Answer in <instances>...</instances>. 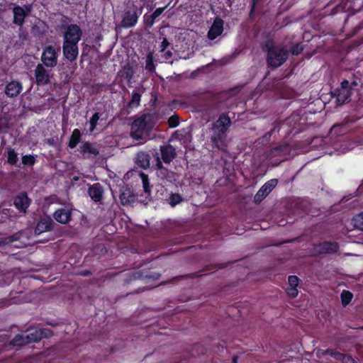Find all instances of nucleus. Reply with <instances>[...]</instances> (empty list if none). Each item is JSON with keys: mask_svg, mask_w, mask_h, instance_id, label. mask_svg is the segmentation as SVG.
<instances>
[{"mask_svg": "<svg viewBox=\"0 0 363 363\" xmlns=\"http://www.w3.org/2000/svg\"><path fill=\"white\" fill-rule=\"evenodd\" d=\"M152 128L150 116L145 115L133 122L130 135L135 140H145Z\"/></svg>", "mask_w": 363, "mask_h": 363, "instance_id": "obj_1", "label": "nucleus"}, {"mask_svg": "<svg viewBox=\"0 0 363 363\" xmlns=\"http://www.w3.org/2000/svg\"><path fill=\"white\" fill-rule=\"evenodd\" d=\"M288 57L287 50L284 48L275 47L269 50L267 62L272 67L281 66Z\"/></svg>", "mask_w": 363, "mask_h": 363, "instance_id": "obj_2", "label": "nucleus"}, {"mask_svg": "<svg viewBox=\"0 0 363 363\" xmlns=\"http://www.w3.org/2000/svg\"><path fill=\"white\" fill-rule=\"evenodd\" d=\"M210 143L213 150H224L228 144L225 133L211 129Z\"/></svg>", "mask_w": 363, "mask_h": 363, "instance_id": "obj_3", "label": "nucleus"}, {"mask_svg": "<svg viewBox=\"0 0 363 363\" xmlns=\"http://www.w3.org/2000/svg\"><path fill=\"white\" fill-rule=\"evenodd\" d=\"M138 6L133 3L124 12L122 16L121 26L125 28L134 26L138 22L139 14L138 13Z\"/></svg>", "mask_w": 363, "mask_h": 363, "instance_id": "obj_4", "label": "nucleus"}, {"mask_svg": "<svg viewBox=\"0 0 363 363\" xmlns=\"http://www.w3.org/2000/svg\"><path fill=\"white\" fill-rule=\"evenodd\" d=\"M57 57L58 54L56 49L52 46H48L43 50L42 53V65L47 67H54L57 65Z\"/></svg>", "mask_w": 363, "mask_h": 363, "instance_id": "obj_5", "label": "nucleus"}, {"mask_svg": "<svg viewBox=\"0 0 363 363\" xmlns=\"http://www.w3.org/2000/svg\"><path fill=\"white\" fill-rule=\"evenodd\" d=\"M82 30L76 24L69 26L64 34V43H78L81 39Z\"/></svg>", "mask_w": 363, "mask_h": 363, "instance_id": "obj_6", "label": "nucleus"}, {"mask_svg": "<svg viewBox=\"0 0 363 363\" xmlns=\"http://www.w3.org/2000/svg\"><path fill=\"white\" fill-rule=\"evenodd\" d=\"M51 70L47 69L42 64H38L35 69L36 83L38 85H46L50 82Z\"/></svg>", "mask_w": 363, "mask_h": 363, "instance_id": "obj_7", "label": "nucleus"}, {"mask_svg": "<svg viewBox=\"0 0 363 363\" xmlns=\"http://www.w3.org/2000/svg\"><path fill=\"white\" fill-rule=\"evenodd\" d=\"M277 179H273L266 182L257 192L254 199L256 203L261 202L277 185Z\"/></svg>", "mask_w": 363, "mask_h": 363, "instance_id": "obj_8", "label": "nucleus"}, {"mask_svg": "<svg viewBox=\"0 0 363 363\" xmlns=\"http://www.w3.org/2000/svg\"><path fill=\"white\" fill-rule=\"evenodd\" d=\"M351 95V87L347 80L341 83V87L337 91L336 102L338 106L347 101Z\"/></svg>", "mask_w": 363, "mask_h": 363, "instance_id": "obj_9", "label": "nucleus"}, {"mask_svg": "<svg viewBox=\"0 0 363 363\" xmlns=\"http://www.w3.org/2000/svg\"><path fill=\"white\" fill-rule=\"evenodd\" d=\"M157 176L160 177L161 179L167 180L169 182H172L177 180V174L168 170L167 169L164 168L162 165V162L160 160V158L157 157Z\"/></svg>", "mask_w": 363, "mask_h": 363, "instance_id": "obj_10", "label": "nucleus"}, {"mask_svg": "<svg viewBox=\"0 0 363 363\" xmlns=\"http://www.w3.org/2000/svg\"><path fill=\"white\" fill-rule=\"evenodd\" d=\"M63 53L68 60L72 62L76 60L78 55L77 43H63Z\"/></svg>", "mask_w": 363, "mask_h": 363, "instance_id": "obj_11", "label": "nucleus"}, {"mask_svg": "<svg viewBox=\"0 0 363 363\" xmlns=\"http://www.w3.org/2000/svg\"><path fill=\"white\" fill-rule=\"evenodd\" d=\"M223 31V21L220 18H216L208 33V37L211 40H214L219 36Z\"/></svg>", "mask_w": 363, "mask_h": 363, "instance_id": "obj_12", "label": "nucleus"}, {"mask_svg": "<svg viewBox=\"0 0 363 363\" xmlns=\"http://www.w3.org/2000/svg\"><path fill=\"white\" fill-rule=\"evenodd\" d=\"M29 337V342H38L43 337H47L49 336V331L47 329L36 328L31 329L26 333Z\"/></svg>", "mask_w": 363, "mask_h": 363, "instance_id": "obj_13", "label": "nucleus"}, {"mask_svg": "<svg viewBox=\"0 0 363 363\" xmlns=\"http://www.w3.org/2000/svg\"><path fill=\"white\" fill-rule=\"evenodd\" d=\"M230 124V118L228 116L223 114L213 124L211 130H218L219 131L226 133Z\"/></svg>", "mask_w": 363, "mask_h": 363, "instance_id": "obj_14", "label": "nucleus"}, {"mask_svg": "<svg viewBox=\"0 0 363 363\" xmlns=\"http://www.w3.org/2000/svg\"><path fill=\"white\" fill-rule=\"evenodd\" d=\"M22 89L23 86L21 82L13 81L6 86L5 93L9 97H14L21 93Z\"/></svg>", "mask_w": 363, "mask_h": 363, "instance_id": "obj_15", "label": "nucleus"}, {"mask_svg": "<svg viewBox=\"0 0 363 363\" xmlns=\"http://www.w3.org/2000/svg\"><path fill=\"white\" fill-rule=\"evenodd\" d=\"M80 152L84 155H87V157H91L96 156L99 150L96 144L86 142L80 146Z\"/></svg>", "mask_w": 363, "mask_h": 363, "instance_id": "obj_16", "label": "nucleus"}, {"mask_svg": "<svg viewBox=\"0 0 363 363\" xmlns=\"http://www.w3.org/2000/svg\"><path fill=\"white\" fill-rule=\"evenodd\" d=\"M162 158L166 163H169L174 158L176 155L175 149L170 145L162 146L160 147Z\"/></svg>", "mask_w": 363, "mask_h": 363, "instance_id": "obj_17", "label": "nucleus"}, {"mask_svg": "<svg viewBox=\"0 0 363 363\" xmlns=\"http://www.w3.org/2000/svg\"><path fill=\"white\" fill-rule=\"evenodd\" d=\"M53 216L58 223L66 224L71 219V211L67 209L60 208L54 213Z\"/></svg>", "mask_w": 363, "mask_h": 363, "instance_id": "obj_18", "label": "nucleus"}, {"mask_svg": "<svg viewBox=\"0 0 363 363\" xmlns=\"http://www.w3.org/2000/svg\"><path fill=\"white\" fill-rule=\"evenodd\" d=\"M14 205L19 211L25 213L30 205L29 199L26 194H21L15 198Z\"/></svg>", "mask_w": 363, "mask_h": 363, "instance_id": "obj_19", "label": "nucleus"}, {"mask_svg": "<svg viewBox=\"0 0 363 363\" xmlns=\"http://www.w3.org/2000/svg\"><path fill=\"white\" fill-rule=\"evenodd\" d=\"M13 23L21 26L26 18V10L19 6H16L13 9Z\"/></svg>", "mask_w": 363, "mask_h": 363, "instance_id": "obj_20", "label": "nucleus"}, {"mask_svg": "<svg viewBox=\"0 0 363 363\" xmlns=\"http://www.w3.org/2000/svg\"><path fill=\"white\" fill-rule=\"evenodd\" d=\"M338 250V245L336 242H324L318 245L316 251L318 253H333Z\"/></svg>", "mask_w": 363, "mask_h": 363, "instance_id": "obj_21", "label": "nucleus"}, {"mask_svg": "<svg viewBox=\"0 0 363 363\" xmlns=\"http://www.w3.org/2000/svg\"><path fill=\"white\" fill-rule=\"evenodd\" d=\"M313 354L317 358H319V359L323 358L325 354H330L332 357H333L335 359H340L342 358L341 353L336 352V351H333L332 350H322L320 349H315L313 352Z\"/></svg>", "mask_w": 363, "mask_h": 363, "instance_id": "obj_22", "label": "nucleus"}, {"mask_svg": "<svg viewBox=\"0 0 363 363\" xmlns=\"http://www.w3.org/2000/svg\"><path fill=\"white\" fill-rule=\"evenodd\" d=\"M89 194L95 201H99L102 198L103 190L99 184H95L89 187Z\"/></svg>", "mask_w": 363, "mask_h": 363, "instance_id": "obj_23", "label": "nucleus"}, {"mask_svg": "<svg viewBox=\"0 0 363 363\" xmlns=\"http://www.w3.org/2000/svg\"><path fill=\"white\" fill-rule=\"evenodd\" d=\"M137 164L143 169H147L150 167V156L147 153L145 152H139L137 155L136 158Z\"/></svg>", "mask_w": 363, "mask_h": 363, "instance_id": "obj_24", "label": "nucleus"}, {"mask_svg": "<svg viewBox=\"0 0 363 363\" xmlns=\"http://www.w3.org/2000/svg\"><path fill=\"white\" fill-rule=\"evenodd\" d=\"M28 343H30V342L26 334L16 335L11 341V344L14 346H22Z\"/></svg>", "mask_w": 363, "mask_h": 363, "instance_id": "obj_25", "label": "nucleus"}, {"mask_svg": "<svg viewBox=\"0 0 363 363\" xmlns=\"http://www.w3.org/2000/svg\"><path fill=\"white\" fill-rule=\"evenodd\" d=\"M50 229V223L47 220L42 219L40 220L35 229V234H40L43 232L48 231Z\"/></svg>", "mask_w": 363, "mask_h": 363, "instance_id": "obj_26", "label": "nucleus"}, {"mask_svg": "<svg viewBox=\"0 0 363 363\" xmlns=\"http://www.w3.org/2000/svg\"><path fill=\"white\" fill-rule=\"evenodd\" d=\"M81 138L80 131L78 129H74L72 132L69 146L71 148H74L79 143Z\"/></svg>", "mask_w": 363, "mask_h": 363, "instance_id": "obj_27", "label": "nucleus"}, {"mask_svg": "<svg viewBox=\"0 0 363 363\" xmlns=\"http://www.w3.org/2000/svg\"><path fill=\"white\" fill-rule=\"evenodd\" d=\"M182 201V198L179 194H172L168 199L169 205L172 207L179 203Z\"/></svg>", "mask_w": 363, "mask_h": 363, "instance_id": "obj_28", "label": "nucleus"}, {"mask_svg": "<svg viewBox=\"0 0 363 363\" xmlns=\"http://www.w3.org/2000/svg\"><path fill=\"white\" fill-rule=\"evenodd\" d=\"M352 222L355 228L363 230V213L354 217Z\"/></svg>", "mask_w": 363, "mask_h": 363, "instance_id": "obj_29", "label": "nucleus"}, {"mask_svg": "<svg viewBox=\"0 0 363 363\" xmlns=\"http://www.w3.org/2000/svg\"><path fill=\"white\" fill-rule=\"evenodd\" d=\"M352 294L348 291H343L341 294V299L342 305H347L352 298Z\"/></svg>", "mask_w": 363, "mask_h": 363, "instance_id": "obj_30", "label": "nucleus"}, {"mask_svg": "<svg viewBox=\"0 0 363 363\" xmlns=\"http://www.w3.org/2000/svg\"><path fill=\"white\" fill-rule=\"evenodd\" d=\"M8 162L11 164H15L18 162V156L16 152L12 149L8 150Z\"/></svg>", "mask_w": 363, "mask_h": 363, "instance_id": "obj_31", "label": "nucleus"}, {"mask_svg": "<svg viewBox=\"0 0 363 363\" xmlns=\"http://www.w3.org/2000/svg\"><path fill=\"white\" fill-rule=\"evenodd\" d=\"M99 120V114L98 113H94L89 120V131L91 133L94 130L98 121Z\"/></svg>", "mask_w": 363, "mask_h": 363, "instance_id": "obj_32", "label": "nucleus"}, {"mask_svg": "<svg viewBox=\"0 0 363 363\" xmlns=\"http://www.w3.org/2000/svg\"><path fill=\"white\" fill-rule=\"evenodd\" d=\"M141 96L140 94L137 91H133L132 94V99L130 102V106H138L140 101Z\"/></svg>", "mask_w": 363, "mask_h": 363, "instance_id": "obj_33", "label": "nucleus"}, {"mask_svg": "<svg viewBox=\"0 0 363 363\" xmlns=\"http://www.w3.org/2000/svg\"><path fill=\"white\" fill-rule=\"evenodd\" d=\"M35 162V157L31 155H24L22 157V163L25 165H33Z\"/></svg>", "mask_w": 363, "mask_h": 363, "instance_id": "obj_34", "label": "nucleus"}, {"mask_svg": "<svg viewBox=\"0 0 363 363\" xmlns=\"http://www.w3.org/2000/svg\"><path fill=\"white\" fill-rule=\"evenodd\" d=\"M145 68L149 71H152L154 69L153 57L151 54H149L147 56Z\"/></svg>", "mask_w": 363, "mask_h": 363, "instance_id": "obj_35", "label": "nucleus"}, {"mask_svg": "<svg viewBox=\"0 0 363 363\" xmlns=\"http://www.w3.org/2000/svg\"><path fill=\"white\" fill-rule=\"evenodd\" d=\"M140 177L143 181V188L145 192L149 191V182L147 175L144 173L140 174Z\"/></svg>", "mask_w": 363, "mask_h": 363, "instance_id": "obj_36", "label": "nucleus"}, {"mask_svg": "<svg viewBox=\"0 0 363 363\" xmlns=\"http://www.w3.org/2000/svg\"><path fill=\"white\" fill-rule=\"evenodd\" d=\"M288 280L289 286L297 287L299 279L296 276H289Z\"/></svg>", "mask_w": 363, "mask_h": 363, "instance_id": "obj_37", "label": "nucleus"}, {"mask_svg": "<svg viewBox=\"0 0 363 363\" xmlns=\"http://www.w3.org/2000/svg\"><path fill=\"white\" fill-rule=\"evenodd\" d=\"M298 289L296 287L289 286L287 289V294L289 296L294 298L298 295Z\"/></svg>", "mask_w": 363, "mask_h": 363, "instance_id": "obj_38", "label": "nucleus"}, {"mask_svg": "<svg viewBox=\"0 0 363 363\" xmlns=\"http://www.w3.org/2000/svg\"><path fill=\"white\" fill-rule=\"evenodd\" d=\"M169 127L174 128L179 125V119L177 116H172L168 121Z\"/></svg>", "mask_w": 363, "mask_h": 363, "instance_id": "obj_39", "label": "nucleus"}, {"mask_svg": "<svg viewBox=\"0 0 363 363\" xmlns=\"http://www.w3.org/2000/svg\"><path fill=\"white\" fill-rule=\"evenodd\" d=\"M342 363H357L354 359L350 356L344 355L342 354V358L339 359Z\"/></svg>", "mask_w": 363, "mask_h": 363, "instance_id": "obj_40", "label": "nucleus"}, {"mask_svg": "<svg viewBox=\"0 0 363 363\" xmlns=\"http://www.w3.org/2000/svg\"><path fill=\"white\" fill-rule=\"evenodd\" d=\"M164 8H158L152 14V18L153 20L159 17L162 12L164 11Z\"/></svg>", "mask_w": 363, "mask_h": 363, "instance_id": "obj_41", "label": "nucleus"}, {"mask_svg": "<svg viewBox=\"0 0 363 363\" xmlns=\"http://www.w3.org/2000/svg\"><path fill=\"white\" fill-rule=\"evenodd\" d=\"M302 50H303L302 48L300 45H296L295 47L293 48V49H292V54L297 55H298L299 53L301 52Z\"/></svg>", "mask_w": 363, "mask_h": 363, "instance_id": "obj_42", "label": "nucleus"}, {"mask_svg": "<svg viewBox=\"0 0 363 363\" xmlns=\"http://www.w3.org/2000/svg\"><path fill=\"white\" fill-rule=\"evenodd\" d=\"M169 43L167 40L166 38H164L162 43H161V51L164 52L166 49V48L168 46Z\"/></svg>", "mask_w": 363, "mask_h": 363, "instance_id": "obj_43", "label": "nucleus"}, {"mask_svg": "<svg viewBox=\"0 0 363 363\" xmlns=\"http://www.w3.org/2000/svg\"><path fill=\"white\" fill-rule=\"evenodd\" d=\"M160 275L158 274H155L154 275H145L146 278L157 279H159Z\"/></svg>", "mask_w": 363, "mask_h": 363, "instance_id": "obj_44", "label": "nucleus"}, {"mask_svg": "<svg viewBox=\"0 0 363 363\" xmlns=\"http://www.w3.org/2000/svg\"><path fill=\"white\" fill-rule=\"evenodd\" d=\"M26 10V16L31 11V6H26L25 8H23Z\"/></svg>", "mask_w": 363, "mask_h": 363, "instance_id": "obj_45", "label": "nucleus"}, {"mask_svg": "<svg viewBox=\"0 0 363 363\" xmlns=\"http://www.w3.org/2000/svg\"><path fill=\"white\" fill-rule=\"evenodd\" d=\"M233 363H237V357H233Z\"/></svg>", "mask_w": 363, "mask_h": 363, "instance_id": "obj_46", "label": "nucleus"}, {"mask_svg": "<svg viewBox=\"0 0 363 363\" xmlns=\"http://www.w3.org/2000/svg\"><path fill=\"white\" fill-rule=\"evenodd\" d=\"M166 55H168V56H171L172 53H171V52H170V51H167V52H166Z\"/></svg>", "mask_w": 363, "mask_h": 363, "instance_id": "obj_47", "label": "nucleus"}, {"mask_svg": "<svg viewBox=\"0 0 363 363\" xmlns=\"http://www.w3.org/2000/svg\"><path fill=\"white\" fill-rule=\"evenodd\" d=\"M142 13V9H140L139 14Z\"/></svg>", "mask_w": 363, "mask_h": 363, "instance_id": "obj_48", "label": "nucleus"}, {"mask_svg": "<svg viewBox=\"0 0 363 363\" xmlns=\"http://www.w3.org/2000/svg\"><path fill=\"white\" fill-rule=\"evenodd\" d=\"M347 150H348V149H347V150H342V152H346Z\"/></svg>", "mask_w": 363, "mask_h": 363, "instance_id": "obj_49", "label": "nucleus"}]
</instances>
